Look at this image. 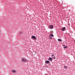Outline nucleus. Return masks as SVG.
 I'll use <instances>...</instances> for the list:
<instances>
[{
  "mask_svg": "<svg viewBox=\"0 0 75 75\" xmlns=\"http://www.w3.org/2000/svg\"><path fill=\"white\" fill-rule=\"evenodd\" d=\"M66 29V28H65V27H63L62 28H61V30H62L63 31H65Z\"/></svg>",
  "mask_w": 75,
  "mask_h": 75,
  "instance_id": "nucleus-1",
  "label": "nucleus"
},
{
  "mask_svg": "<svg viewBox=\"0 0 75 75\" xmlns=\"http://www.w3.org/2000/svg\"><path fill=\"white\" fill-rule=\"evenodd\" d=\"M49 27L50 29H52V28H53V26H52V25H50Z\"/></svg>",
  "mask_w": 75,
  "mask_h": 75,
  "instance_id": "nucleus-2",
  "label": "nucleus"
},
{
  "mask_svg": "<svg viewBox=\"0 0 75 75\" xmlns=\"http://www.w3.org/2000/svg\"><path fill=\"white\" fill-rule=\"evenodd\" d=\"M21 61H23L24 62H25L26 61V60L25 59L23 58L21 59Z\"/></svg>",
  "mask_w": 75,
  "mask_h": 75,
  "instance_id": "nucleus-3",
  "label": "nucleus"
},
{
  "mask_svg": "<svg viewBox=\"0 0 75 75\" xmlns=\"http://www.w3.org/2000/svg\"><path fill=\"white\" fill-rule=\"evenodd\" d=\"M45 62V63H46V64L50 63V61H46Z\"/></svg>",
  "mask_w": 75,
  "mask_h": 75,
  "instance_id": "nucleus-4",
  "label": "nucleus"
},
{
  "mask_svg": "<svg viewBox=\"0 0 75 75\" xmlns=\"http://www.w3.org/2000/svg\"><path fill=\"white\" fill-rule=\"evenodd\" d=\"M49 37H54V35L52 34H50Z\"/></svg>",
  "mask_w": 75,
  "mask_h": 75,
  "instance_id": "nucleus-5",
  "label": "nucleus"
},
{
  "mask_svg": "<svg viewBox=\"0 0 75 75\" xmlns=\"http://www.w3.org/2000/svg\"><path fill=\"white\" fill-rule=\"evenodd\" d=\"M48 60L51 61V60H52V58L51 57H49L48 59Z\"/></svg>",
  "mask_w": 75,
  "mask_h": 75,
  "instance_id": "nucleus-6",
  "label": "nucleus"
},
{
  "mask_svg": "<svg viewBox=\"0 0 75 75\" xmlns=\"http://www.w3.org/2000/svg\"><path fill=\"white\" fill-rule=\"evenodd\" d=\"M33 38L34 39H36V37H35L34 36H32Z\"/></svg>",
  "mask_w": 75,
  "mask_h": 75,
  "instance_id": "nucleus-7",
  "label": "nucleus"
},
{
  "mask_svg": "<svg viewBox=\"0 0 75 75\" xmlns=\"http://www.w3.org/2000/svg\"><path fill=\"white\" fill-rule=\"evenodd\" d=\"M58 41H62V40H61V39H58Z\"/></svg>",
  "mask_w": 75,
  "mask_h": 75,
  "instance_id": "nucleus-8",
  "label": "nucleus"
},
{
  "mask_svg": "<svg viewBox=\"0 0 75 75\" xmlns=\"http://www.w3.org/2000/svg\"><path fill=\"white\" fill-rule=\"evenodd\" d=\"M12 72L13 73H15V72H16V71L14 70L12 71Z\"/></svg>",
  "mask_w": 75,
  "mask_h": 75,
  "instance_id": "nucleus-9",
  "label": "nucleus"
},
{
  "mask_svg": "<svg viewBox=\"0 0 75 75\" xmlns=\"http://www.w3.org/2000/svg\"><path fill=\"white\" fill-rule=\"evenodd\" d=\"M49 38V39H52V37L50 36Z\"/></svg>",
  "mask_w": 75,
  "mask_h": 75,
  "instance_id": "nucleus-10",
  "label": "nucleus"
},
{
  "mask_svg": "<svg viewBox=\"0 0 75 75\" xmlns=\"http://www.w3.org/2000/svg\"><path fill=\"white\" fill-rule=\"evenodd\" d=\"M67 47H68L67 46H65V47H64V49H65V48H67Z\"/></svg>",
  "mask_w": 75,
  "mask_h": 75,
  "instance_id": "nucleus-11",
  "label": "nucleus"
},
{
  "mask_svg": "<svg viewBox=\"0 0 75 75\" xmlns=\"http://www.w3.org/2000/svg\"><path fill=\"white\" fill-rule=\"evenodd\" d=\"M64 68H67V66H64Z\"/></svg>",
  "mask_w": 75,
  "mask_h": 75,
  "instance_id": "nucleus-12",
  "label": "nucleus"
},
{
  "mask_svg": "<svg viewBox=\"0 0 75 75\" xmlns=\"http://www.w3.org/2000/svg\"><path fill=\"white\" fill-rule=\"evenodd\" d=\"M52 57H54V54H53L52 55Z\"/></svg>",
  "mask_w": 75,
  "mask_h": 75,
  "instance_id": "nucleus-13",
  "label": "nucleus"
},
{
  "mask_svg": "<svg viewBox=\"0 0 75 75\" xmlns=\"http://www.w3.org/2000/svg\"><path fill=\"white\" fill-rule=\"evenodd\" d=\"M53 58H54V59H55V57H54Z\"/></svg>",
  "mask_w": 75,
  "mask_h": 75,
  "instance_id": "nucleus-14",
  "label": "nucleus"
},
{
  "mask_svg": "<svg viewBox=\"0 0 75 75\" xmlns=\"http://www.w3.org/2000/svg\"><path fill=\"white\" fill-rule=\"evenodd\" d=\"M63 47H65V45H63Z\"/></svg>",
  "mask_w": 75,
  "mask_h": 75,
  "instance_id": "nucleus-15",
  "label": "nucleus"
}]
</instances>
